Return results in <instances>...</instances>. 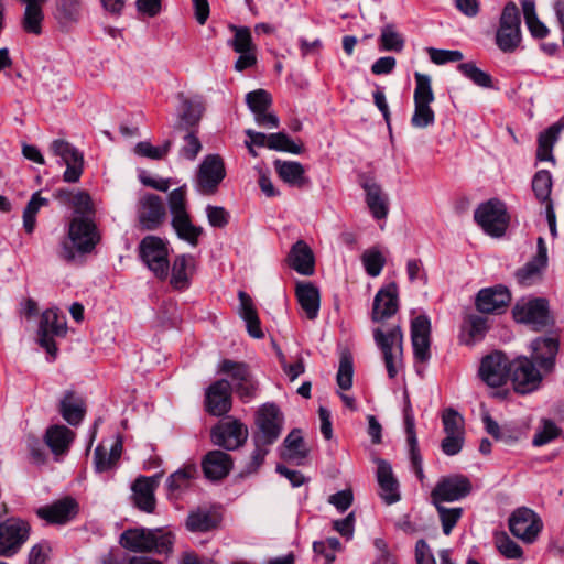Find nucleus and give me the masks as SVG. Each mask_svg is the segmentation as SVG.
<instances>
[{"instance_id":"23","label":"nucleus","mask_w":564,"mask_h":564,"mask_svg":"<svg viewBox=\"0 0 564 564\" xmlns=\"http://www.w3.org/2000/svg\"><path fill=\"white\" fill-rule=\"evenodd\" d=\"M68 238L79 252H89L96 245L95 225L86 217H75L69 225Z\"/></svg>"},{"instance_id":"34","label":"nucleus","mask_w":564,"mask_h":564,"mask_svg":"<svg viewBox=\"0 0 564 564\" xmlns=\"http://www.w3.org/2000/svg\"><path fill=\"white\" fill-rule=\"evenodd\" d=\"M366 192V203L376 219H383L389 212L388 197L383 194L380 185L372 181L362 183Z\"/></svg>"},{"instance_id":"57","label":"nucleus","mask_w":564,"mask_h":564,"mask_svg":"<svg viewBox=\"0 0 564 564\" xmlns=\"http://www.w3.org/2000/svg\"><path fill=\"white\" fill-rule=\"evenodd\" d=\"M364 268L368 275L378 276L386 263V259L377 248L366 250L361 256Z\"/></svg>"},{"instance_id":"27","label":"nucleus","mask_w":564,"mask_h":564,"mask_svg":"<svg viewBox=\"0 0 564 564\" xmlns=\"http://www.w3.org/2000/svg\"><path fill=\"white\" fill-rule=\"evenodd\" d=\"M160 475L151 477H139L133 486L134 503L139 509L148 513L152 512L155 508L154 491L159 486Z\"/></svg>"},{"instance_id":"36","label":"nucleus","mask_w":564,"mask_h":564,"mask_svg":"<svg viewBox=\"0 0 564 564\" xmlns=\"http://www.w3.org/2000/svg\"><path fill=\"white\" fill-rule=\"evenodd\" d=\"M197 475V468L193 465L185 466L173 474L166 479L167 496L170 499H177L180 496L189 488L192 480Z\"/></svg>"},{"instance_id":"31","label":"nucleus","mask_w":564,"mask_h":564,"mask_svg":"<svg viewBox=\"0 0 564 564\" xmlns=\"http://www.w3.org/2000/svg\"><path fill=\"white\" fill-rule=\"evenodd\" d=\"M76 502L66 498L58 500L50 506L41 507L36 510V514L46 520L48 523H66L75 514Z\"/></svg>"},{"instance_id":"2","label":"nucleus","mask_w":564,"mask_h":564,"mask_svg":"<svg viewBox=\"0 0 564 564\" xmlns=\"http://www.w3.org/2000/svg\"><path fill=\"white\" fill-rule=\"evenodd\" d=\"M373 338L383 355L389 378H395L402 366L403 354V334L400 326H393L388 330L376 328Z\"/></svg>"},{"instance_id":"48","label":"nucleus","mask_w":564,"mask_h":564,"mask_svg":"<svg viewBox=\"0 0 564 564\" xmlns=\"http://www.w3.org/2000/svg\"><path fill=\"white\" fill-rule=\"evenodd\" d=\"M523 17L532 36L543 39L547 35V28L539 20L535 12V4L532 0L521 1Z\"/></svg>"},{"instance_id":"50","label":"nucleus","mask_w":564,"mask_h":564,"mask_svg":"<svg viewBox=\"0 0 564 564\" xmlns=\"http://www.w3.org/2000/svg\"><path fill=\"white\" fill-rule=\"evenodd\" d=\"M48 200L41 197L40 193H34L23 210V227L26 232H33L36 223V214L41 207L46 206Z\"/></svg>"},{"instance_id":"56","label":"nucleus","mask_w":564,"mask_h":564,"mask_svg":"<svg viewBox=\"0 0 564 564\" xmlns=\"http://www.w3.org/2000/svg\"><path fill=\"white\" fill-rule=\"evenodd\" d=\"M464 329L469 336L467 344L478 341L484 338L488 329L487 318L476 314L468 315L464 324Z\"/></svg>"},{"instance_id":"24","label":"nucleus","mask_w":564,"mask_h":564,"mask_svg":"<svg viewBox=\"0 0 564 564\" xmlns=\"http://www.w3.org/2000/svg\"><path fill=\"white\" fill-rule=\"evenodd\" d=\"M511 295L502 285L482 289L476 297V307L481 313H501L509 305Z\"/></svg>"},{"instance_id":"40","label":"nucleus","mask_w":564,"mask_h":564,"mask_svg":"<svg viewBox=\"0 0 564 564\" xmlns=\"http://www.w3.org/2000/svg\"><path fill=\"white\" fill-rule=\"evenodd\" d=\"M564 130V120H560L541 132L538 138L536 158L540 161H554L552 150L561 132Z\"/></svg>"},{"instance_id":"61","label":"nucleus","mask_w":564,"mask_h":564,"mask_svg":"<svg viewBox=\"0 0 564 564\" xmlns=\"http://www.w3.org/2000/svg\"><path fill=\"white\" fill-rule=\"evenodd\" d=\"M246 102L253 115L268 110L272 104L271 95L264 89L250 91L246 96Z\"/></svg>"},{"instance_id":"1","label":"nucleus","mask_w":564,"mask_h":564,"mask_svg":"<svg viewBox=\"0 0 564 564\" xmlns=\"http://www.w3.org/2000/svg\"><path fill=\"white\" fill-rule=\"evenodd\" d=\"M119 543L134 553L153 551L158 554H169L172 552L174 535L163 529L132 528L121 533Z\"/></svg>"},{"instance_id":"54","label":"nucleus","mask_w":564,"mask_h":564,"mask_svg":"<svg viewBox=\"0 0 564 564\" xmlns=\"http://www.w3.org/2000/svg\"><path fill=\"white\" fill-rule=\"evenodd\" d=\"M458 70L468 79H470L475 85L482 88H491L492 79L491 76L478 68L475 63H462L458 65Z\"/></svg>"},{"instance_id":"35","label":"nucleus","mask_w":564,"mask_h":564,"mask_svg":"<svg viewBox=\"0 0 564 564\" xmlns=\"http://www.w3.org/2000/svg\"><path fill=\"white\" fill-rule=\"evenodd\" d=\"M74 437V432L65 425H53L45 433V443L55 456H59L68 451Z\"/></svg>"},{"instance_id":"60","label":"nucleus","mask_w":564,"mask_h":564,"mask_svg":"<svg viewBox=\"0 0 564 564\" xmlns=\"http://www.w3.org/2000/svg\"><path fill=\"white\" fill-rule=\"evenodd\" d=\"M437 509L443 532L446 535H449L453 528L456 525L457 521L460 519L463 514V509L455 507V508H446L442 506L441 503L434 505Z\"/></svg>"},{"instance_id":"29","label":"nucleus","mask_w":564,"mask_h":564,"mask_svg":"<svg viewBox=\"0 0 564 564\" xmlns=\"http://www.w3.org/2000/svg\"><path fill=\"white\" fill-rule=\"evenodd\" d=\"M547 264V249L542 237L538 238V251L534 258L518 270L517 279L522 285H531Z\"/></svg>"},{"instance_id":"5","label":"nucleus","mask_w":564,"mask_h":564,"mask_svg":"<svg viewBox=\"0 0 564 564\" xmlns=\"http://www.w3.org/2000/svg\"><path fill=\"white\" fill-rule=\"evenodd\" d=\"M139 256L147 268L160 280L169 275V249L166 242L156 236L144 237L139 245Z\"/></svg>"},{"instance_id":"25","label":"nucleus","mask_w":564,"mask_h":564,"mask_svg":"<svg viewBox=\"0 0 564 564\" xmlns=\"http://www.w3.org/2000/svg\"><path fill=\"white\" fill-rule=\"evenodd\" d=\"M558 351V341L553 337L536 338L531 343V360L545 373H550L555 366Z\"/></svg>"},{"instance_id":"26","label":"nucleus","mask_w":564,"mask_h":564,"mask_svg":"<svg viewBox=\"0 0 564 564\" xmlns=\"http://www.w3.org/2000/svg\"><path fill=\"white\" fill-rule=\"evenodd\" d=\"M398 311V286L390 283L380 289L373 299L372 321L382 322Z\"/></svg>"},{"instance_id":"33","label":"nucleus","mask_w":564,"mask_h":564,"mask_svg":"<svg viewBox=\"0 0 564 564\" xmlns=\"http://www.w3.org/2000/svg\"><path fill=\"white\" fill-rule=\"evenodd\" d=\"M122 437L117 436L109 451L104 444L96 447L94 453V465L97 473H105L116 468L122 454Z\"/></svg>"},{"instance_id":"16","label":"nucleus","mask_w":564,"mask_h":564,"mask_svg":"<svg viewBox=\"0 0 564 564\" xmlns=\"http://www.w3.org/2000/svg\"><path fill=\"white\" fill-rule=\"evenodd\" d=\"M225 176L226 170L221 158L217 154H209L199 164L197 188L205 195L213 194Z\"/></svg>"},{"instance_id":"38","label":"nucleus","mask_w":564,"mask_h":564,"mask_svg":"<svg viewBox=\"0 0 564 564\" xmlns=\"http://www.w3.org/2000/svg\"><path fill=\"white\" fill-rule=\"evenodd\" d=\"M195 260L193 256H177L172 265L171 284L174 289L184 290L189 285V279L193 274Z\"/></svg>"},{"instance_id":"3","label":"nucleus","mask_w":564,"mask_h":564,"mask_svg":"<svg viewBox=\"0 0 564 564\" xmlns=\"http://www.w3.org/2000/svg\"><path fill=\"white\" fill-rule=\"evenodd\" d=\"M416 86L414 89V112L411 118V124L416 129H425L435 121V113L431 108L434 101V93L431 86V78L429 75L415 73Z\"/></svg>"},{"instance_id":"22","label":"nucleus","mask_w":564,"mask_h":564,"mask_svg":"<svg viewBox=\"0 0 564 564\" xmlns=\"http://www.w3.org/2000/svg\"><path fill=\"white\" fill-rule=\"evenodd\" d=\"M431 323L425 315H419L412 321L411 340L415 361L425 364L431 358Z\"/></svg>"},{"instance_id":"46","label":"nucleus","mask_w":564,"mask_h":564,"mask_svg":"<svg viewBox=\"0 0 564 564\" xmlns=\"http://www.w3.org/2000/svg\"><path fill=\"white\" fill-rule=\"evenodd\" d=\"M172 227L180 239L194 247L198 243V238L203 234V228L195 226L191 221L189 215L172 218Z\"/></svg>"},{"instance_id":"42","label":"nucleus","mask_w":564,"mask_h":564,"mask_svg":"<svg viewBox=\"0 0 564 564\" xmlns=\"http://www.w3.org/2000/svg\"><path fill=\"white\" fill-rule=\"evenodd\" d=\"M59 411L63 419L70 425H78L85 415L86 409L82 398L68 391L59 403Z\"/></svg>"},{"instance_id":"17","label":"nucleus","mask_w":564,"mask_h":564,"mask_svg":"<svg viewBox=\"0 0 564 564\" xmlns=\"http://www.w3.org/2000/svg\"><path fill=\"white\" fill-rule=\"evenodd\" d=\"M50 150L58 158L63 164L66 165V170L63 174V178L68 183H76L83 173L84 159L83 154L69 142L65 140H54Z\"/></svg>"},{"instance_id":"51","label":"nucleus","mask_w":564,"mask_h":564,"mask_svg":"<svg viewBox=\"0 0 564 564\" xmlns=\"http://www.w3.org/2000/svg\"><path fill=\"white\" fill-rule=\"evenodd\" d=\"M532 189L535 194V197L540 202H547L550 200V194L552 191V175L546 170L538 171L532 180Z\"/></svg>"},{"instance_id":"49","label":"nucleus","mask_w":564,"mask_h":564,"mask_svg":"<svg viewBox=\"0 0 564 564\" xmlns=\"http://www.w3.org/2000/svg\"><path fill=\"white\" fill-rule=\"evenodd\" d=\"M217 525V519L207 510L198 509L188 514L186 528L192 532H207Z\"/></svg>"},{"instance_id":"30","label":"nucleus","mask_w":564,"mask_h":564,"mask_svg":"<svg viewBox=\"0 0 564 564\" xmlns=\"http://www.w3.org/2000/svg\"><path fill=\"white\" fill-rule=\"evenodd\" d=\"M202 466L208 479L219 480L231 470L232 459L229 454L223 451H212L204 457Z\"/></svg>"},{"instance_id":"4","label":"nucleus","mask_w":564,"mask_h":564,"mask_svg":"<svg viewBox=\"0 0 564 564\" xmlns=\"http://www.w3.org/2000/svg\"><path fill=\"white\" fill-rule=\"evenodd\" d=\"M474 218L481 229L494 238L502 237L509 225L506 205L499 199H489L480 204L475 210Z\"/></svg>"},{"instance_id":"28","label":"nucleus","mask_w":564,"mask_h":564,"mask_svg":"<svg viewBox=\"0 0 564 564\" xmlns=\"http://www.w3.org/2000/svg\"><path fill=\"white\" fill-rule=\"evenodd\" d=\"M377 464V479L381 499L387 505L398 502L400 500L399 482L393 476L391 465L383 459H378Z\"/></svg>"},{"instance_id":"9","label":"nucleus","mask_w":564,"mask_h":564,"mask_svg":"<svg viewBox=\"0 0 564 564\" xmlns=\"http://www.w3.org/2000/svg\"><path fill=\"white\" fill-rule=\"evenodd\" d=\"M219 370L230 377L231 390L243 402H249L256 398L259 383L246 364L225 359L221 361Z\"/></svg>"},{"instance_id":"12","label":"nucleus","mask_w":564,"mask_h":564,"mask_svg":"<svg viewBox=\"0 0 564 564\" xmlns=\"http://www.w3.org/2000/svg\"><path fill=\"white\" fill-rule=\"evenodd\" d=\"M66 330V318L64 315H59L57 310L48 308L42 313L37 330V341L53 359L57 352L54 336H64Z\"/></svg>"},{"instance_id":"10","label":"nucleus","mask_w":564,"mask_h":564,"mask_svg":"<svg viewBox=\"0 0 564 564\" xmlns=\"http://www.w3.org/2000/svg\"><path fill=\"white\" fill-rule=\"evenodd\" d=\"M30 524L20 518H10L0 523V556L17 554L30 536Z\"/></svg>"},{"instance_id":"7","label":"nucleus","mask_w":564,"mask_h":564,"mask_svg":"<svg viewBox=\"0 0 564 564\" xmlns=\"http://www.w3.org/2000/svg\"><path fill=\"white\" fill-rule=\"evenodd\" d=\"M545 375L529 357L520 356L510 361V379L520 394L538 390Z\"/></svg>"},{"instance_id":"32","label":"nucleus","mask_w":564,"mask_h":564,"mask_svg":"<svg viewBox=\"0 0 564 564\" xmlns=\"http://www.w3.org/2000/svg\"><path fill=\"white\" fill-rule=\"evenodd\" d=\"M288 261L290 267L300 274L312 275L314 273V254L303 240H299L292 246Z\"/></svg>"},{"instance_id":"41","label":"nucleus","mask_w":564,"mask_h":564,"mask_svg":"<svg viewBox=\"0 0 564 564\" xmlns=\"http://www.w3.org/2000/svg\"><path fill=\"white\" fill-rule=\"evenodd\" d=\"M205 107L199 99H187L181 95V105L178 109V127L191 129L198 124Z\"/></svg>"},{"instance_id":"8","label":"nucleus","mask_w":564,"mask_h":564,"mask_svg":"<svg viewBox=\"0 0 564 564\" xmlns=\"http://www.w3.org/2000/svg\"><path fill=\"white\" fill-rule=\"evenodd\" d=\"M510 532L525 544H533L543 530L541 517L528 507L514 509L509 519Z\"/></svg>"},{"instance_id":"64","label":"nucleus","mask_w":564,"mask_h":564,"mask_svg":"<svg viewBox=\"0 0 564 564\" xmlns=\"http://www.w3.org/2000/svg\"><path fill=\"white\" fill-rule=\"evenodd\" d=\"M169 207L172 218L189 215L186 209V189L184 186L172 191L169 195Z\"/></svg>"},{"instance_id":"37","label":"nucleus","mask_w":564,"mask_h":564,"mask_svg":"<svg viewBox=\"0 0 564 564\" xmlns=\"http://www.w3.org/2000/svg\"><path fill=\"white\" fill-rule=\"evenodd\" d=\"M239 315L246 322L247 330L253 338H262L263 332L252 299L243 291H239Z\"/></svg>"},{"instance_id":"39","label":"nucleus","mask_w":564,"mask_h":564,"mask_svg":"<svg viewBox=\"0 0 564 564\" xmlns=\"http://www.w3.org/2000/svg\"><path fill=\"white\" fill-rule=\"evenodd\" d=\"M296 297L308 319H315L319 311V292L312 283H299Z\"/></svg>"},{"instance_id":"13","label":"nucleus","mask_w":564,"mask_h":564,"mask_svg":"<svg viewBox=\"0 0 564 564\" xmlns=\"http://www.w3.org/2000/svg\"><path fill=\"white\" fill-rule=\"evenodd\" d=\"M478 375L488 387H502L510 379V360L500 351L489 354L481 359Z\"/></svg>"},{"instance_id":"6","label":"nucleus","mask_w":564,"mask_h":564,"mask_svg":"<svg viewBox=\"0 0 564 564\" xmlns=\"http://www.w3.org/2000/svg\"><path fill=\"white\" fill-rule=\"evenodd\" d=\"M521 43V18L514 2H508L501 13L499 28L496 34V44L505 52L517 50Z\"/></svg>"},{"instance_id":"63","label":"nucleus","mask_w":564,"mask_h":564,"mask_svg":"<svg viewBox=\"0 0 564 564\" xmlns=\"http://www.w3.org/2000/svg\"><path fill=\"white\" fill-rule=\"evenodd\" d=\"M354 367L351 357L343 355L336 376V381L341 390H349L352 386Z\"/></svg>"},{"instance_id":"11","label":"nucleus","mask_w":564,"mask_h":564,"mask_svg":"<svg viewBox=\"0 0 564 564\" xmlns=\"http://www.w3.org/2000/svg\"><path fill=\"white\" fill-rule=\"evenodd\" d=\"M258 432L254 444L272 445L279 437L283 426V415L274 404H264L257 413Z\"/></svg>"},{"instance_id":"15","label":"nucleus","mask_w":564,"mask_h":564,"mask_svg":"<svg viewBox=\"0 0 564 564\" xmlns=\"http://www.w3.org/2000/svg\"><path fill=\"white\" fill-rule=\"evenodd\" d=\"M471 490L468 478L462 475L443 477L431 492L433 505L453 502L465 498Z\"/></svg>"},{"instance_id":"14","label":"nucleus","mask_w":564,"mask_h":564,"mask_svg":"<svg viewBox=\"0 0 564 564\" xmlns=\"http://www.w3.org/2000/svg\"><path fill=\"white\" fill-rule=\"evenodd\" d=\"M513 317L518 323L542 329L552 324L549 305L544 299H533L518 302L513 308Z\"/></svg>"},{"instance_id":"55","label":"nucleus","mask_w":564,"mask_h":564,"mask_svg":"<svg viewBox=\"0 0 564 564\" xmlns=\"http://www.w3.org/2000/svg\"><path fill=\"white\" fill-rule=\"evenodd\" d=\"M380 43L383 51L400 52L404 47V39L393 24H387L381 29Z\"/></svg>"},{"instance_id":"45","label":"nucleus","mask_w":564,"mask_h":564,"mask_svg":"<svg viewBox=\"0 0 564 564\" xmlns=\"http://www.w3.org/2000/svg\"><path fill=\"white\" fill-rule=\"evenodd\" d=\"M25 4V10L22 19V26L25 32L35 35L42 32V22L44 19L42 6L36 0H20Z\"/></svg>"},{"instance_id":"53","label":"nucleus","mask_w":564,"mask_h":564,"mask_svg":"<svg viewBox=\"0 0 564 564\" xmlns=\"http://www.w3.org/2000/svg\"><path fill=\"white\" fill-rule=\"evenodd\" d=\"M268 148L275 151L300 154L303 151L302 144L293 141L286 133L278 132L269 134Z\"/></svg>"},{"instance_id":"44","label":"nucleus","mask_w":564,"mask_h":564,"mask_svg":"<svg viewBox=\"0 0 564 564\" xmlns=\"http://www.w3.org/2000/svg\"><path fill=\"white\" fill-rule=\"evenodd\" d=\"M55 18L63 29H69L76 24L82 14L80 0H56Z\"/></svg>"},{"instance_id":"52","label":"nucleus","mask_w":564,"mask_h":564,"mask_svg":"<svg viewBox=\"0 0 564 564\" xmlns=\"http://www.w3.org/2000/svg\"><path fill=\"white\" fill-rule=\"evenodd\" d=\"M495 545L500 554L506 558L517 560L523 555L521 546L514 542L506 532H497L495 534Z\"/></svg>"},{"instance_id":"20","label":"nucleus","mask_w":564,"mask_h":564,"mask_svg":"<svg viewBox=\"0 0 564 564\" xmlns=\"http://www.w3.org/2000/svg\"><path fill=\"white\" fill-rule=\"evenodd\" d=\"M205 408L214 416H221L230 411L231 387L228 380H217L206 389Z\"/></svg>"},{"instance_id":"21","label":"nucleus","mask_w":564,"mask_h":564,"mask_svg":"<svg viewBox=\"0 0 564 564\" xmlns=\"http://www.w3.org/2000/svg\"><path fill=\"white\" fill-rule=\"evenodd\" d=\"M247 427L237 420L218 424L213 429L212 436L216 445L225 449L238 448L247 440Z\"/></svg>"},{"instance_id":"18","label":"nucleus","mask_w":564,"mask_h":564,"mask_svg":"<svg viewBox=\"0 0 564 564\" xmlns=\"http://www.w3.org/2000/svg\"><path fill=\"white\" fill-rule=\"evenodd\" d=\"M230 30L234 32V37L228 41V45L239 54L235 63V69L242 72L257 63L256 45L248 28L230 25Z\"/></svg>"},{"instance_id":"59","label":"nucleus","mask_w":564,"mask_h":564,"mask_svg":"<svg viewBox=\"0 0 564 564\" xmlns=\"http://www.w3.org/2000/svg\"><path fill=\"white\" fill-rule=\"evenodd\" d=\"M171 147V140H166L161 147H153L150 142L141 141L134 147V153L152 160H161L169 153Z\"/></svg>"},{"instance_id":"62","label":"nucleus","mask_w":564,"mask_h":564,"mask_svg":"<svg viewBox=\"0 0 564 564\" xmlns=\"http://www.w3.org/2000/svg\"><path fill=\"white\" fill-rule=\"evenodd\" d=\"M446 435H464V419L453 409H446L442 415Z\"/></svg>"},{"instance_id":"47","label":"nucleus","mask_w":564,"mask_h":564,"mask_svg":"<svg viewBox=\"0 0 564 564\" xmlns=\"http://www.w3.org/2000/svg\"><path fill=\"white\" fill-rule=\"evenodd\" d=\"M274 166L279 176L285 183L301 185L304 182V167L301 163L276 160Z\"/></svg>"},{"instance_id":"58","label":"nucleus","mask_w":564,"mask_h":564,"mask_svg":"<svg viewBox=\"0 0 564 564\" xmlns=\"http://www.w3.org/2000/svg\"><path fill=\"white\" fill-rule=\"evenodd\" d=\"M561 429L551 420H543L541 426L536 430L532 444L543 446L558 437Z\"/></svg>"},{"instance_id":"43","label":"nucleus","mask_w":564,"mask_h":564,"mask_svg":"<svg viewBox=\"0 0 564 564\" xmlns=\"http://www.w3.org/2000/svg\"><path fill=\"white\" fill-rule=\"evenodd\" d=\"M281 457L300 464L307 456V448L300 430L291 431L281 447Z\"/></svg>"},{"instance_id":"19","label":"nucleus","mask_w":564,"mask_h":564,"mask_svg":"<svg viewBox=\"0 0 564 564\" xmlns=\"http://www.w3.org/2000/svg\"><path fill=\"white\" fill-rule=\"evenodd\" d=\"M165 217V204L160 196L145 194L139 199L138 219L142 228L154 230L163 224Z\"/></svg>"}]
</instances>
